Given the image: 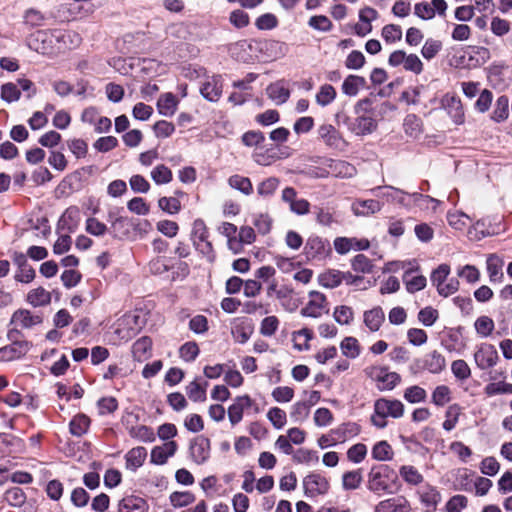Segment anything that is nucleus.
<instances>
[{
    "label": "nucleus",
    "mask_w": 512,
    "mask_h": 512,
    "mask_svg": "<svg viewBox=\"0 0 512 512\" xmlns=\"http://www.w3.org/2000/svg\"><path fill=\"white\" fill-rule=\"evenodd\" d=\"M371 455L377 461H388L393 457V449L387 441H380L373 446Z\"/></svg>",
    "instance_id": "nucleus-40"
},
{
    "label": "nucleus",
    "mask_w": 512,
    "mask_h": 512,
    "mask_svg": "<svg viewBox=\"0 0 512 512\" xmlns=\"http://www.w3.org/2000/svg\"><path fill=\"white\" fill-rule=\"evenodd\" d=\"M118 512H146V502L138 496H125L119 501Z\"/></svg>",
    "instance_id": "nucleus-25"
},
{
    "label": "nucleus",
    "mask_w": 512,
    "mask_h": 512,
    "mask_svg": "<svg viewBox=\"0 0 512 512\" xmlns=\"http://www.w3.org/2000/svg\"><path fill=\"white\" fill-rule=\"evenodd\" d=\"M451 400V390L446 385L437 386L432 392L431 401L436 406L442 407Z\"/></svg>",
    "instance_id": "nucleus-47"
},
{
    "label": "nucleus",
    "mask_w": 512,
    "mask_h": 512,
    "mask_svg": "<svg viewBox=\"0 0 512 512\" xmlns=\"http://www.w3.org/2000/svg\"><path fill=\"white\" fill-rule=\"evenodd\" d=\"M294 347L298 350H307L309 348L308 342L313 338L312 330L303 328L293 333Z\"/></svg>",
    "instance_id": "nucleus-51"
},
{
    "label": "nucleus",
    "mask_w": 512,
    "mask_h": 512,
    "mask_svg": "<svg viewBox=\"0 0 512 512\" xmlns=\"http://www.w3.org/2000/svg\"><path fill=\"white\" fill-rule=\"evenodd\" d=\"M442 102L453 122L458 125L462 124L465 116L461 100L458 97L446 95Z\"/></svg>",
    "instance_id": "nucleus-20"
},
{
    "label": "nucleus",
    "mask_w": 512,
    "mask_h": 512,
    "mask_svg": "<svg viewBox=\"0 0 512 512\" xmlns=\"http://www.w3.org/2000/svg\"><path fill=\"white\" fill-rule=\"evenodd\" d=\"M90 424V418L83 413H79L70 420L69 432L75 437H82L88 432Z\"/></svg>",
    "instance_id": "nucleus-28"
},
{
    "label": "nucleus",
    "mask_w": 512,
    "mask_h": 512,
    "mask_svg": "<svg viewBox=\"0 0 512 512\" xmlns=\"http://www.w3.org/2000/svg\"><path fill=\"white\" fill-rule=\"evenodd\" d=\"M404 399L412 404L425 401L427 397L426 390L418 385H413L405 389Z\"/></svg>",
    "instance_id": "nucleus-49"
},
{
    "label": "nucleus",
    "mask_w": 512,
    "mask_h": 512,
    "mask_svg": "<svg viewBox=\"0 0 512 512\" xmlns=\"http://www.w3.org/2000/svg\"><path fill=\"white\" fill-rule=\"evenodd\" d=\"M363 480L361 470L348 471L342 476V485L345 490L357 489Z\"/></svg>",
    "instance_id": "nucleus-45"
},
{
    "label": "nucleus",
    "mask_w": 512,
    "mask_h": 512,
    "mask_svg": "<svg viewBox=\"0 0 512 512\" xmlns=\"http://www.w3.org/2000/svg\"><path fill=\"white\" fill-rule=\"evenodd\" d=\"M340 349L347 358L355 359L360 354V345L356 338L345 337L340 343Z\"/></svg>",
    "instance_id": "nucleus-42"
},
{
    "label": "nucleus",
    "mask_w": 512,
    "mask_h": 512,
    "mask_svg": "<svg viewBox=\"0 0 512 512\" xmlns=\"http://www.w3.org/2000/svg\"><path fill=\"white\" fill-rule=\"evenodd\" d=\"M317 133L318 138L331 149L342 151L347 147V142L332 124L320 125Z\"/></svg>",
    "instance_id": "nucleus-7"
},
{
    "label": "nucleus",
    "mask_w": 512,
    "mask_h": 512,
    "mask_svg": "<svg viewBox=\"0 0 512 512\" xmlns=\"http://www.w3.org/2000/svg\"><path fill=\"white\" fill-rule=\"evenodd\" d=\"M44 21V14L38 9L28 8L23 13V24L30 29L42 26Z\"/></svg>",
    "instance_id": "nucleus-38"
},
{
    "label": "nucleus",
    "mask_w": 512,
    "mask_h": 512,
    "mask_svg": "<svg viewBox=\"0 0 512 512\" xmlns=\"http://www.w3.org/2000/svg\"><path fill=\"white\" fill-rule=\"evenodd\" d=\"M26 494L22 488L14 486L4 493V500L12 507H21L26 502Z\"/></svg>",
    "instance_id": "nucleus-37"
},
{
    "label": "nucleus",
    "mask_w": 512,
    "mask_h": 512,
    "mask_svg": "<svg viewBox=\"0 0 512 512\" xmlns=\"http://www.w3.org/2000/svg\"><path fill=\"white\" fill-rule=\"evenodd\" d=\"M190 454L197 464H203L210 457V440L204 436H198L190 446Z\"/></svg>",
    "instance_id": "nucleus-17"
},
{
    "label": "nucleus",
    "mask_w": 512,
    "mask_h": 512,
    "mask_svg": "<svg viewBox=\"0 0 512 512\" xmlns=\"http://www.w3.org/2000/svg\"><path fill=\"white\" fill-rule=\"evenodd\" d=\"M358 428L354 423H345L332 429V436L335 437L337 444L346 442L349 438L357 435Z\"/></svg>",
    "instance_id": "nucleus-36"
},
{
    "label": "nucleus",
    "mask_w": 512,
    "mask_h": 512,
    "mask_svg": "<svg viewBox=\"0 0 512 512\" xmlns=\"http://www.w3.org/2000/svg\"><path fill=\"white\" fill-rule=\"evenodd\" d=\"M446 366L444 356L437 352L432 351L425 356L424 367L431 373H440Z\"/></svg>",
    "instance_id": "nucleus-29"
},
{
    "label": "nucleus",
    "mask_w": 512,
    "mask_h": 512,
    "mask_svg": "<svg viewBox=\"0 0 512 512\" xmlns=\"http://www.w3.org/2000/svg\"><path fill=\"white\" fill-rule=\"evenodd\" d=\"M82 280V274L74 269L64 270L61 274V281L63 286L67 289H71L77 286Z\"/></svg>",
    "instance_id": "nucleus-61"
},
{
    "label": "nucleus",
    "mask_w": 512,
    "mask_h": 512,
    "mask_svg": "<svg viewBox=\"0 0 512 512\" xmlns=\"http://www.w3.org/2000/svg\"><path fill=\"white\" fill-rule=\"evenodd\" d=\"M308 297V302L300 311L303 317L317 319L329 313V303L323 293L313 290L308 293Z\"/></svg>",
    "instance_id": "nucleus-6"
},
{
    "label": "nucleus",
    "mask_w": 512,
    "mask_h": 512,
    "mask_svg": "<svg viewBox=\"0 0 512 512\" xmlns=\"http://www.w3.org/2000/svg\"><path fill=\"white\" fill-rule=\"evenodd\" d=\"M199 352L198 344L194 341L186 342L179 348V356L185 362L194 361L199 355Z\"/></svg>",
    "instance_id": "nucleus-50"
},
{
    "label": "nucleus",
    "mask_w": 512,
    "mask_h": 512,
    "mask_svg": "<svg viewBox=\"0 0 512 512\" xmlns=\"http://www.w3.org/2000/svg\"><path fill=\"white\" fill-rule=\"evenodd\" d=\"M418 493L422 504L428 511L436 509V506L441 500V495L435 487L426 484L419 489Z\"/></svg>",
    "instance_id": "nucleus-21"
},
{
    "label": "nucleus",
    "mask_w": 512,
    "mask_h": 512,
    "mask_svg": "<svg viewBox=\"0 0 512 512\" xmlns=\"http://www.w3.org/2000/svg\"><path fill=\"white\" fill-rule=\"evenodd\" d=\"M318 282L325 288H336L343 282L342 272L335 269L327 270L319 275Z\"/></svg>",
    "instance_id": "nucleus-31"
},
{
    "label": "nucleus",
    "mask_w": 512,
    "mask_h": 512,
    "mask_svg": "<svg viewBox=\"0 0 512 512\" xmlns=\"http://www.w3.org/2000/svg\"><path fill=\"white\" fill-rule=\"evenodd\" d=\"M487 272L490 282L496 283L503 280L504 274L502 271L504 261L497 254H490L487 257Z\"/></svg>",
    "instance_id": "nucleus-24"
},
{
    "label": "nucleus",
    "mask_w": 512,
    "mask_h": 512,
    "mask_svg": "<svg viewBox=\"0 0 512 512\" xmlns=\"http://www.w3.org/2000/svg\"><path fill=\"white\" fill-rule=\"evenodd\" d=\"M476 332L483 338L490 336L495 328L494 321L488 316H480L474 323Z\"/></svg>",
    "instance_id": "nucleus-44"
},
{
    "label": "nucleus",
    "mask_w": 512,
    "mask_h": 512,
    "mask_svg": "<svg viewBox=\"0 0 512 512\" xmlns=\"http://www.w3.org/2000/svg\"><path fill=\"white\" fill-rule=\"evenodd\" d=\"M147 457V450L144 447H135L129 450L125 455L126 469L135 472L141 467Z\"/></svg>",
    "instance_id": "nucleus-23"
},
{
    "label": "nucleus",
    "mask_w": 512,
    "mask_h": 512,
    "mask_svg": "<svg viewBox=\"0 0 512 512\" xmlns=\"http://www.w3.org/2000/svg\"><path fill=\"white\" fill-rule=\"evenodd\" d=\"M0 96L3 101L12 103L20 99L21 92L16 84L8 82L1 86Z\"/></svg>",
    "instance_id": "nucleus-54"
},
{
    "label": "nucleus",
    "mask_w": 512,
    "mask_h": 512,
    "mask_svg": "<svg viewBox=\"0 0 512 512\" xmlns=\"http://www.w3.org/2000/svg\"><path fill=\"white\" fill-rule=\"evenodd\" d=\"M309 412V404H305L303 401H299L292 405L290 417L295 422H302L308 417Z\"/></svg>",
    "instance_id": "nucleus-59"
},
{
    "label": "nucleus",
    "mask_w": 512,
    "mask_h": 512,
    "mask_svg": "<svg viewBox=\"0 0 512 512\" xmlns=\"http://www.w3.org/2000/svg\"><path fill=\"white\" fill-rule=\"evenodd\" d=\"M365 86L366 80L364 77L358 75H349L344 79L341 89L345 95L354 97Z\"/></svg>",
    "instance_id": "nucleus-27"
},
{
    "label": "nucleus",
    "mask_w": 512,
    "mask_h": 512,
    "mask_svg": "<svg viewBox=\"0 0 512 512\" xmlns=\"http://www.w3.org/2000/svg\"><path fill=\"white\" fill-rule=\"evenodd\" d=\"M382 205L374 199L358 200L352 204V211L357 216H369L379 212Z\"/></svg>",
    "instance_id": "nucleus-26"
},
{
    "label": "nucleus",
    "mask_w": 512,
    "mask_h": 512,
    "mask_svg": "<svg viewBox=\"0 0 512 512\" xmlns=\"http://www.w3.org/2000/svg\"><path fill=\"white\" fill-rule=\"evenodd\" d=\"M372 101L370 98H363L359 100L355 107V113L357 117L350 119L348 116L345 117L344 123L348 129L355 135L362 136L371 134L377 127V122L373 118L372 113L367 114L366 109L370 107Z\"/></svg>",
    "instance_id": "nucleus-2"
},
{
    "label": "nucleus",
    "mask_w": 512,
    "mask_h": 512,
    "mask_svg": "<svg viewBox=\"0 0 512 512\" xmlns=\"http://www.w3.org/2000/svg\"><path fill=\"white\" fill-rule=\"evenodd\" d=\"M468 499L464 495H455L446 503V512H461L467 507Z\"/></svg>",
    "instance_id": "nucleus-64"
},
{
    "label": "nucleus",
    "mask_w": 512,
    "mask_h": 512,
    "mask_svg": "<svg viewBox=\"0 0 512 512\" xmlns=\"http://www.w3.org/2000/svg\"><path fill=\"white\" fill-rule=\"evenodd\" d=\"M80 223V209L77 206L68 207L59 218L56 226V232L66 231L68 234L74 233Z\"/></svg>",
    "instance_id": "nucleus-8"
},
{
    "label": "nucleus",
    "mask_w": 512,
    "mask_h": 512,
    "mask_svg": "<svg viewBox=\"0 0 512 512\" xmlns=\"http://www.w3.org/2000/svg\"><path fill=\"white\" fill-rule=\"evenodd\" d=\"M351 267L355 272L368 274L373 270L372 261L363 254H358L351 260Z\"/></svg>",
    "instance_id": "nucleus-48"
},
{
    "label": "nucleus",
    "mask_w": 512,
    "mask_h": 512,
    "mask_svg": "<svg viewBox=\"0 0 512 512\" xmlns=\"http://www.w3.org/2000/svg\"><path fill=\"white\" fill-rule=\"evenodd\" d=\"M461 414V407L458 404L450 405L445 413V421L443 422V428L446 431H451L455 428L458 423L459 416Z\"/></svg>",
    "instance_id": "nucleus-46"
},
{
    "label": "nucleus",
    "mask_w": 512,
    "mask_h": 512,
    "mask_svg": "<svg viewBox=\"0 0 512 512\" xmlns=\"http://www.w3.org/2000/svg\"><path fill=\"white\" fill-rule=\"evenodd\" d=\"M118 146V140L114 136H104L98 138L94 144L93 147L98 151L102 153L109 152L116 148Z\"/></svg>",
    "instance_id": "nucleus-62"
},
{
    "label": "nucleus",
    "mask_w": 512,
    "mask_h": 512,
    "mask_svg": "<svg viewBox=\"0 0 512 512\" xmlns=\"http://www.w3.org/2000/svg\"><path fill=\"white\" fill-rule=\"evenodd\" d=\"M267 94L271 100L280 105L288 100L290 91L282 83L277 82L267 87Z\"/></svg>",
    "instance_id": "nucleus-33"
},
{
    "label": "nucleus",
    "mask_w": 512,
    "mask_h": 512,
    "mask_svg": "<svg viewBox=\"0 0 512 512\" xmlns=\"http://www.w3.org/2000/svg\"><path fill=\"white\" fill-rule=\"evenodd\" d=\"M26 300L33 307L45 306L51 302V293L38 287L28 292Z\"/></svg>",
    "instance_id": "nucleus-30"
},
{
    "label": "nucleus",
    "mask_w": 512,
    "mask_h": 512,
    "mask_svg": "<svg viewBox=\"0 0 512 512\" xmlns=\"http://www.w3.org/2000/svg\"><path fill=\"white\" fill-rule=\"evenodd\" d=\"M208 383L204 385L200 384L197 380L190 382L186 387V393L190 400L194 402H203L206 400V387Z\"/></svg>",
    "instance_id": "nucleus-39"
},
{
    "label": "nucleus",
    "mask_w": 512,
    "mask_h": 512,
    "mask_svg": "<svg viewBox=\"0 0 512 512\" xmlns=\"http://www.w3.org/2000/svg\"><path fill=\"white\" fill-rule=\"evenodd\" d=\"M129 434L132 438L143 442H152L155 439L153 430L145 425L131 427Z\"/></svg>",
    "instance_id": "nucleus-52"
},
{
    "label": "nucleus",
    "mask_w": 512,
    "mask_h": 512,
    "mask_svg": "<svg viewBox=\"0 0 512 512\" xmlns=\"http://www.w3.org/2000/svg\"><path fill=\"white\" fill-rule=\"evenodd\" d=\"M410 197L414 205L420 208L421 210L436 211V209L441 203L438 199L417 192L412 193Z\"/></svg>",
    "instance_id": "nucleus-34"
},
{
    "label": "nucleus",
    "mask_w": 512,
    "mask_h": 512,
    "mask_svg": "<svg viewBox=\"0 0 512 512\" xmlns=\"http://www.w3.org/2000/svg\"><path fill=\"white\" fill-rule=\"evenodd\" d=\"M400 476L410 485H418L423 482V476L411 465H403L399 470Z\"/></svg>",
    "instance_id": "nucleus-43"
},
{
    "label": "nucleus",
    "mask_w": 512,
    "mask_h": 512,
    "mask_svg": "<svg viewBox=\"0 0 512 512\" xmlns=\"http://www.w3.org/2000/svg\"><path fill=\"white\" fill-rule=\"evenodd\" d=\"M404 404L397 399L379 398L374 402V413L371 416L372 424L380 429L387 426V418H401L404 415Z\"/></svg>",
    "instance_id": "nucleus-3"
},
{
    "label": "nucleus",
    "mask_w": 512,
    "mask_h": 512,
    "mask_svg": "<svg viewBox=\"0 0 512 512\" xmlns=\"http://www.w3.org/2000/svg\"><path fill=\"white\" fill-rule=\"evenodd\" d=\"M209 232L203 220L197 219L193 223L192 240L195 248L205 255L210 262L214 261L215 254L212 243L209 241Z\"/></svg>",
    "instance_id": "nucleus-5"
},
{
    "label": "nucleus",
    "mask_w": 512,
    "mask_h": 512,
    "mask_svg": "<svg viewBox=\"0 0 512 512\" xmlns=\"http://www.w3.org/2000/svg\"><path fill=\"white\" fill-rule=\"evenodd\" d=\"M279 186V179L276 177H269L263 180L257 186V193L262 197L271 196Z\"/></svg>",
    "instance_id": "nucleus-58"
},
{
    "label": "nucleus",
    "mask_w": 512,
    "mask_h": 512,
    "mask_svg": "<svg viewBox=\"0 0 512 512\" xmlns=\"http://www.w3.org/2000/svg\"><path fill=\"white\" fill-rule=\"evenodd\" d=\"M228 184L245 195H250L253 192V186L248 177L232 175L228 179Z\"/></svg>",
    "instance_id": "nucleus-41"
},
{
    "label": "nucleus",
    "mask_w": 512,
    "mask_h": 512,
    "mask_svg": "<svg viewBox=\"0 0 512 512\" xmlns=\"http://www.w3.org/2000/svg\"><path fill=\"white\" fill-rule=\"evenodd\" d=\"M280 158L281 156L278 154L275 147H271L266 150L259 148L253 154L254 161L262 166H269Z\"/></svg>",
    "instance_id": "nucleus-32"
},
{
    "label": "nucleus",
    "mask_w": 512,
    "mask_h": 512,
    "mask_svg": "<svg viewBox=\"0 0 512 512\" xmlns=\"http://www.w3.org/2000/svg\"><path fill=\"white\" fill-rule=\"evenodd\" d=\"M498 358V353L495 347L487 343L481 344L474 354L475 362L482 370H486L496 365Z\"/></svg>",
    "instance_id": "nucleus-9"
},
{
    "label": "nucleus",
    "mask_w": 512,
    "mask_h": 512,
    "mask_svg": "<svg viewBox=\"0 0 512 512\" xmlns=\"http://www.w3.org/2000/svg\"><path fill=\"white\" fill-rule=\"evenodd\" d=\"M253 403V400L248 395L236 397L227 411L230 423L233 426L238 424L243 418L244 410L250 408Z\"/></svg>",
    "instance_id": "nucleus-16"
},
{
    "label": "nucleus",
    "mask_w": 512,
    "mask_h": 512,
    "mask_svg": "<svg viewBox=\"0 0 512 512\" xmlns=\"http://www.w3.org/2000/svg\"><path fill=\"white\" fill-rule=\"evenodd\" d=\"M447 220L451 227L456 230H462L470 220L469 216L461 211L448 212Z\"/></svg>",
    "instance_id": "nucleus-56"
},
{
    "label": "nucleus",
    "mask_w": 512,
    "mask_h": 512,
    "mask_svg": "<svg viewBox=\"0 0 512 512\" xmlns=\"http://www.w3.org/2000/svg\"><path fill=\"white\" fill-rule=\"evenodd\" d=\"M364 372L368 378L376 382L377 389L380 391H390L401 381V376L397 372H389L384 366H369Z\"/></svg>",
    "instance_id": "nucleus-4"
},
{
    "label": "nucleus",
    "mask_w": 512,
    "mask_h": 512,
    "mask_svg": "<svg viewBox=\"0 0 512 512\" xmlns=\"http://www.w3.org/2000/svg\"><path fill=\"white\" fill-rule=\"evenodd\" d=\"M369 246L370 243L367 239L337 237L334 240V248L341 255L348 253L350 250H367Z\"/></svg>",
    "instance_id": "nucleus-15"
},
{
    "label": "nucleus",
    "mask_w": 512,
    "mask_h": 512,
    "mask_svg": "<svg viewBox=\"0 0 512 512\" xmlns=\"http://www.w3.org/2000/svg\"><path fill=\"white\" fill-rule=\"evenodd\" d=\"M397 473L386 464L374 465L369 473L367 488L378 495L393 493V484L397 481Z\"/></svg>",
    "instance_id": "nucleus-1"
},
{
    "label": "nucleus",
    "mask_w": 512,
    "mask_h": 512,
    "mask_svg": "<svg viewBox=\"0 0 512 512\" xmlns=\"http://www.w3.org/2000/svg\"><path fill=\"white\" fill-rule=\"evenodd\" d=\"M365 326L371 331L376 332L380 329L385 321V314L381 307L377 306L371 310L365 311L363 314Z\"/></svg>",
    "instance_id": "nucleus-22"
},
{
    "label": "nucleus",
    "mask_w": 512,
    "mask_h": 512,
    "mask_svg": "<svg viewBox=\"0 0 512 512\" xmlns=\"http://www.w3.org/2000/svg\"><path fill=\"white\" fill-rule=\"evenodd\" d=\"M509 100L506 96H500L496 101V107L492 114V119L496 122H501L508 117Z\"/></svg>",
    "instance_id": "nucleus-57"
},
{
    "label": "nucleus",
    "mask_w": 512,
    "mask_h": 512,
    "mask_svg": "<svg viewBox=\"0 0 512 512\" xmlns=\"http://www.w3.org/2000/svg\"><path fill=\"white\" fill-rule=\"evenodd\" d=\"M43 322L42 315H34L27 309L16 310L10 319V325L15 324L22 329H30L33 326L39 325Z\"/></svg>",
    "instance_id": "nucleus-14"
},
{
    "label": "nucleus",
    "mask_w": 512,
    "mask_h": 512,
    "mask_svg": "<svg viewBox=\"0 0 512 512\" xmlns=\"http://www.w3.org/2000/svg\"><path fill=\"white\" fill-rule=\"evenodd\" d=\"M32 347V342H11L0 348V358L4 361H13L24 357Z\"/></svg>",
    "instance_id": "nucleus-13"
},
{
    "label": "nucleus",
    "mask_w": 512,
    "mask_h": 512,
    "mask_svg": "<svg viewBox=\"0 0 512 512\" xmlns=\"http://www.w3.org/2000/svg\"><path fill=\"white\" fill-rule=\"evenodd\" d=\"M367 455V447L363 443H357L351 446L347 451V458L353 463L362 462Z\"/></svg>",
    "instance_id": "nucleus-63"
},
{
    "label": "nucleus",
    "mask_w": 512,
    "mask_h": 512,
    "mask_svg": "<svg viewBox=\"0 0 512 512\" xmlns=\"http://www.w3.org/2000/svg\"><path fill=\"white\" fill-rule=\"evenodd\" d=\"M267 418L276 429H281L286 425V412L279 407H272L267 412Z\"/></svg>",
    "instance_id": "nucleus-53"
},
{
    "label": "nucleus",
    "mask_w": 512,
    "mask_h": 512,
    "mask_svg": "<svg viewBox=\"0 0 512 512\" xmlns=\"http://www.w3.org/2000/svg\"><path fill=\"white\" fill-rule=\"evenodd\" d=\"M222 81L220 76L208 78L201 86V95L210 102H217L222 95Z\"/></svg>",
    "instance_id": "nucleus-18"
},
{
    "label": "nucleus",
    "mask_w": 512,
    "mask_h": 512,
    "mask_svg": "<svg viewBox=\"0 0 512 512\" xmlns=\"http://www.w3.org/2000/svg\"><path fill=\"white\" fill-rule=\"evenodd\" d=\"M308 25L314 30L321 32H328L333 27L332 22L325 15L312 16L308 21Z\"/></svg>",
    "instance_id": "nucleus-60"
},
{
    "label": "nucleus",
    "mask_w": 512,
    "mask_h": 512,
    "mask_svg": "<svg viewBox=\"0 0 512 512\" xmlns=\"http://www.w3.org/2000/svg\"><path fill=\"white\" fill-rule=\"evenodd\" d=\"M13 262L17 265L19 273H16L15 280L20 283H30L34 280L36 272L34 268L29 265L27 257L22 252L15 251L12 256Z\"/></svg>",
    "instance_id": "nucleus-10"
},
{
    "label": "nucleus",
    "mask_w": 512,
    "mask_h": 512,
    "mask_svg": "<svg viewBox=\"0 0 512 512\" xmlns=\"http://www.w3.org/2000/svg\"><path fill=\"white\" fill-rule=\"evenodd\" d=\"M330 252L328 241L319 236H310L305 244V253L309 259H323Z\"/></svg>",
    "instance_id": "nucleus-12"
},
{
    "label": "nucleus",
    "mask_w": 512,
    "mask_h": 512,
    "mask_svg": "<svg viewBox=\"0 0 512 512\" xmlns=\"http://www.w3.org/2000/svg\"><path fill=\"white\" fill-rule=\"evenodd\" d=\"M410 504L408 500L403 497H395L383 500L376 506V512H409Z\"/></svg>",
    "instance_id": "nucleus-19"
},
{
    "label": "nucleus",
    "mask_w": 512,
    "mask_h": 512,
    "mask_svg": "<svg viewBox=\"0 0 512 512\" xmlns=\"http://www.w3.org/2000/svg\"><path fill=\"white\" fill-rule=\"evenodd\" d=\"M303 486L308 497H315L327 493L329 482L320 474H310L304 478Z\"/></svg>",
    "instance_id": "nucleus-11"
},
{
    "label": "nucleus",
    "mask_w": 512,
    "mask_h": 512,
    "mask_svg": "<svg viewBox=\"0 0 512 512\" xmlns=\"http://www.w3.org/2000/svg\"><path fill=\"white\" fill-rule=\"evenodd\" d=\"M334 319L341 325H348L352 322L354 312L351 307L346 305L337 306L333 313Z\"/></svg>",
    "instance_id": "nucleus-55"
},
{
    "label": "nucleus",
    "mask_w": 512,
    "mask_h": 512,
    "mask_svg": "<svg viewBox=\"0 0 512 512\" xmlns=\"http://www.w3.org/2000/svg\"><path fill=\"white\" fill-rule=\"evenodd\" d=\"M337 96L336 89L330 84H323L315 96L316 103L321 107L330 105Z\"/></svg>",
    "instance_id": "nucleus-35"
}]
</instances>
